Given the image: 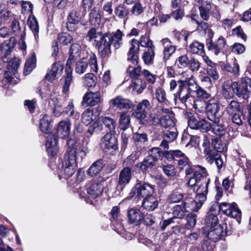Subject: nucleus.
Segmentation results:
<instances>
[{
	"mask_svg": "<svg viewBox=\"0 0 251 251\" xmlns=\"http://www.w3.org/2000/svg\"><path fill=\"white\" fill-rule=\"evenodd\" d=\"M124 34L120 29H117L115 32L110 34L111 44L116 49H119L122 44V38Z\"/></svg>",
	"mask_w": 251,
	"mask_h": 251,
	"instance_id": "obj_34",
	"label": "nucleus"
},
{
	"mask_svg": "<svg viewBox=\"0 0 251 251\" xmlns=\"http://www.w3.org/2000/svg\"><path fill=\"white\" fill-rule=\"evenodd\" d=\"M97 80V77L93 73H88L83 78V83L88 87H92L95 86Z\"/></svg>",
	"mask_w": 251,
	"mask_h": 251,
	"instance_id": "obj_51",
	"label": "nucleus"
},
{
	"mask_svg": "<svg viewBox=\"0 0 251 251\" xmlns=\"http://www.w3.org/2000/svg\"><path fill=\"white\" fill-rule=\"evenodd\" d=\"M71 122L68 119L61 121L58 124L56 134L58 137L62 139H68L71 131Z\"/></svg>",
	"mask_w": 251,
	"mask_h": 251,
	"instance_id": "obj_16",
	"label": "nucleus"
},
{
	"mask_svg": "<svg viewBox=\"0 0 251 251\" xmlns=\"http://www.w3.org/2000/svg\"><path fill=\"white\" fill-rule=\"evenodd\" d=\"M196 194V201H194L193 200V202H190V204L193 207L192 209L193 211L196 212L198 211L200 209L204 202L206 200L207 195L205 193Z\"/></svg>",
	"mask_w": 251,
	"mask_h": 251,
	"instance_id": "obj_30",
	"label": "nucleus"
},
{
	"mask_svg": "<svg viewBox=\"0 0 251 251\" xmlns=\"http://www.w3.org/2000/svg\"><path fill=\"white\" fill-rule=\"evenodd\" d=\"M226 110L228 114L232 115L236 112H241V109L239 103L236 100H232L226 106Z\"/></svg>",
	"mask_w": 251,
	"mask_h": 251,
	"instance_id": "obj_53",
	"label": "nucleus"
},
{
	"mask_svg": "<svg viewBox=\"0 0 251 251\" xmlns=\"http://www.w3.org/2000/svg\"><path fill=\"white\" fill-rule=\"evenodd\" d=\"M154 48H149L146 49L144 51L142 58L145 64L150 65L153 64L155 55Z\"/></svg>",
	"mask_w": 251,
	"mask_h": 251,
	"instance_id": "obj_37",
	"label": "nucleus"
},
{
	"mask_svg": "<svg viewBox=\"0 0 251 251\" xmlns=\"http://www.w3.org/2000/svg\"><path fill=\"white\" fill-rule=\"evenodd\" d=\"M204 109L209 120H216L217 118L220 117V105L217 98L213 97L205 102Z\"/></svg>",
	"mask_w": 251,
	"mask_h": 251,
	"instance_id": "obj_10",
	"label": "nucleus"
},
{
	"mask_svg": "<svg viewBox=\"0 0 251 251\" xmlns=\"http://www.w3.org/2000/svg\"><path fill=\"white\" fill-rule=\"evenodd\" d=\"M50 117L47 115H44L41 119L39 127L42 132L46 134L50 133Z\"/></svg>",
	"mask_w": 251,
	"mask_h": 251,
	"instance_id": "obj_46",
	"label": "nucleus"
},
{
	"mask_svg": "<svg viewBox=\"0 0 251 251\" xmlns=\"http://www.w3.org/2000/svg\"><path fill=\"white\" fill-rule=\"evenodd\" d=\"M90 22L92 25L98 26L101 23V16L99 10L94 8L90 13Z\"/></svg>",
	"mask_w": 251,
	"mask_h": 251,
	"instance_id": "obj_45",
	"label": "nucleus"
},
{
	"mask_svg": "<svg viewBox=\"0 0 251 251\" xmlns=\"http://www.w3.org/2000/svg\"><path fill=\"white\" fill-rule=\"evenodd\" d=\"M132 64H129L127 69V73L129 75L130 77L135 79L138 78V77L142 74L143 71L141 70V67L140 66L137 65V63L133 64V63L130 61ZM138 63V62H137Z\"/></svg>",
	"mask_w": 251,
	"mask_h": 251,
	"instance_id": "obj_33",
	"label": "nucleus"
},
{
	"mask_svg": "<svg viewBox=\"0 0 251 251\" xmlns=\"http://www.w3.org/2000/svg\"><path fill=\"white\" fill-rule=\"evenodd\" d=\"M191 202H193V199H187L184 200L181 204L174 205L172 208L173 218L182 219L187 212L190 210L193 211V207L190 206Z\"/></svg>",
	"mask_w": 251,
	"mask_h": 251,
	"instance_id": "obj_13",
	"label": "nucleus"
},
{
	"mask_svg": "<svg viewBox=\"0 0 251 251\" xmlns=\"http://www.w3.org/2000/svg\"><path fill=\"white\" fill-rule=\"evenodd\" d=\"M155 186L148 182L138 181L129 194L128 198L136 196L138 198H145L153 195Z\"/></svg>",
	"mask_w": 251,
	"mask_h": 251,
	"instance_id": "obj_6",
	"label": "nucleus"
},
{
	"mask_svg": "<svg viewBox=\"0 0 251 251\" xmlns=\"http://www.w3.org/2000/svg\"><path fill=\"white\" fill-rule=\"evenodd\" d=\"M211 146L217 152H222L226 149V144L218 138H214L212 139Z\"/></svg>",
	"mask_w": 251,
	"mask_h": 251,
	"instance_id": "obj_48",
	"label": "nucleus"
},
{
	"mask_svg": "<svg viewBox=\"0 0 251 251\" xmlns=\"http://www.w3.org/2000/svg\"><path fill=\"white\" fill-rule=\"evenodd\" d=\"M146 28V32L144 35H142L140 41L136 39H132L130 41V47L127 53V59L130 60L133 64L137 62L138 59V52L139 50V46L145 47L147 49L149 48H155L152 44V41L150 39V35L151 30L146 25H144Z\"/></svg>",
	"mask_w": 251,
	"mask_h": 251,
	"instance_id": "obj_4",
	"label": "nucleus"
},
{
	"mask_svg": "<svg viewBox=\"0 0 251 251\" xmlns=\"http://www.w3.org/2000/svg\"><path fill=\"white\" fill-rule=\"evenodd\" d=\"M226 45V40L222 36H220L215 42L212 41L209 42L206 45L208 50L214 53L216 55L223 50Z\"/></svg>",
	"mask_w": 251,
	"mask_h": 251,
	"instance_id": "obj_19",
	"label": "nucleus"
},
{
	"mask_svg": "<svg viewBox=\"0 0 251 251\" xmlns=\"http://www.w3.org/2000/svg\"><path fill=\"white\" fill-rule=\"evenodd\" d=\"M103 186L99 183L89 182L86 186V190L91 198L95 199L101 194Z\"/></svg>",
	"mask_w": 251,
	"mask_h": 251,
	"instance_id": "obj_24",
	"label": "nucleus"
},
{
	"mask_svg": "<svg viewBox=\"0 0 251 251\" xmlns=\"http://www.w3.org/2000/svg\"><path fill=\"white\" fill-rule=\"evenodd\" d=\"M184 81L185 82V86H187V89L191 92H195L196 89L199 87L193 75H191L188 79Z\"/></svg>",
	"mask_w": 251,
	"mask_h": 251,
	"instance_id": "obj_57",
	"label": "nucleus"
},
{
	"mask_svg": "<svg viewBox=\"0 0 251 251\" xmlns=\"http://www.w3.org/2000/svg\"><path fill=\"white\" fill-rule=\"evenodd\" d=\"M190 103L191 105L186 107L190 109L194 108L199 112H202L205 109V102L196 99L194 97L191 98Z\"/></svg>",
	"mask_w": 251,
	"mask_h": 251,
	"instance_id": "obj_54",
	"label": "nucleus"
},
{
	"mask_svg": "<svg viewBox=\"0 0 251 251\" xmlns=\"http://www.w3.org/2000/svg\"><path fill=\"white\" fill-rule=\"evenodd\" d=\"M220 211L227 216L236 219L239 224L240 223L242 212L236 203L224 202L219 204L215 202L211 206L207 214L216 215L217 216Z\"/></svg>",
	"mask_w": 251,
	"mask_h": 251,
	"instance_id": "obj_3",
	"label": "nucleus"
},
{
	"mask_svg": "<svg viewBox=\"0 0 251 251\" xmlns=\"http://www.w3.org/2000/svg\"><path fill=\"white\" fill-rule=\"evenodd\" d=\"M159 148H153L149 151L148 155L140 163V169L143 173L149 172L154 166L158 160L160 159Z\"/></svg>",
	"mask_w": 251,
	"mask_h": 251,
	"instance_id": "obj_7",
	"label": "nucleus"
},
{
	"mask_svg": "<svg viewBox=\"0 0 251 251\" xmlns=\"http://www.w3.org/2000/svg\"><path fill=\"white\" fill-rule=\"evenodd\" d=\"M161 126L164 128H173L175 126V121L172 116L165 115L162 116L159 120Z\"/></svg>",
	"mask_w": 251,
	"mask_h": 251,
	"instance_id": "obj_43",
	"label": "nucleus"
},
{
	"mask_svg": "<svg viewBox=\"0 0 251 251\" xmlns=\"http://www.w3.org/2000/svg\"><path fill=\"white\" fill-rule=\"evenodd\" d=\"M89 65L91 72H97L98 66L97 57L95 54L88 53L86 56L79 59L76 63L75 72L79 75L85 73Z\"/></svg>",
	"mask_w": 251,
	"mask_h": 251,
	"instance_id": "obj_5",
	"label": "nucleus"
},
{
	"mask_svg": "<svg viewBox=\"0 0 251 251\" xmlns=\"http://www.w3.org/2000/svg\"><path fill=\"white\" fill-rule=\"evenodd\" d=\"M68 67L66 66V68L65 70V72L66 73V76L65 79L64 83L63 86L62 91L63 93L66 94L68 92L69 90V87L72 83L73 80L72 77V72L70 69L67 68Z\"/></svg>",
	"mask_w": 251,
	"mask_h": 251,
	"instance_id": "obj_49",
	"label": "nucleus"
},
{
	"mask_svg": "<svg viewBox=\"0 0 251 251\" xmlns=\"http://www.w3.org/2000/svg\"><path fill=\"white\" fill-rule=\"evenodd\" d=\"M130 123L129 114L127 112L121 113L119 119V127L121 129L126 130L129 127Z\"/></svg>",
	"mask_w": 251,
	"mask_h": 251,
	"instance_id": "obj_38",
	"label": "nucleus"
},
{
	"mask_svg": "<svg viewBox=\"0 0 251 251\" xmlns=\"http://www.w3.org/2000/svg\"><path fill=\"white\" fill-rule=\"evenodd\" d=\"M114 12L118 17L124 20V24H125L129 14L128 8L124 4H120L116 7Z\"/></svg>",
	"mask_w": 251,
	"mask_h": 251,
	"instance_id": "obj_29",
	"label": "nucleus"
},
{
	"mask_svg": "<svg viewBox=\"0 0 251 251\" xmlns=\"http://www.w3.org/2000/svg\"><path fill=\"white\" fill-rule=\"evenodd\" d=\"M105 163L103 159H100L95 161L89 168L88 173L91 176L99 174L104 167Z\"/></svg>",
	"mask_w": 251,
	"mask_h": 251,
	"instance_id": "obj_32",
	"label": "nucleus"
},
{
	"mask_svg": "<svg viewBox=\"0 0 251 251\" xmlns=\"http://www.w3.org/2000/svg\"><path fill=\"white\" fill-rule=\"evenodd\" d=\"M161 43L164 48L163 60L166 62L169 59L171 55L175 52L176 47L172 44L171 41L168 38L163 39L161 40Z\"/></svg>",
	"mask_w": 251,
	"mask_h": 251,
	"instance_id": "obj_23",
	"label": "nucleus"
},
{
	"mask_svg": "<svg viewBox=\"0 0 251 251\" xmlns=\"http://www.w3.org/2000/svg\"><path fill=\"white\" fill-rule=\"evenodd\" d=\"M225 70L233 74L234 75H238L239 73V66L235 60H234L231 63H227L225 67Z\"/></svg>",
	"mask_w": 251,
	"mask_h": 251,
	"instance_id": "obj_55",
	"label": "nucleus"
},
{
	"mask_svg": "<svg viewBox=\"0 0 251 251\" xmlns=\"http://www.w3.org/2000/svg\"><path fill=\"white\" fill-rule=\"evenodd\" d=\"M12 12L3 5H0V18L7 20L12 17Z\"/></svg>",
	"mask_w": 251,
	"mask_h": 251,
	"instance_id": "obj_61",
	"label": "nucleus"
},
{
	"mask_svg": "<svg viewBox=\"0 0 251 251\" xmlns=\"http://www.w3.org/2000/svg\"><path fill=\"white\" fill-rule=\"evenodd\" d=\"M80 21V17L78 13L75 10L72 11L68 16V23L67 27L69 31H72L74 29L69 27L70 24L76 25Z\"/></svg>",
	"mask_w": 251,
	"mask_h": 251,
	"instance_id": "obj_41",
	"label": "nucleus"
},
{
	"mask_svg": "<svg viewBox=\"0 0 251 251\" xmlns=\"http://www.w3.org/2000/svg\"><path fill=\"white\" fill-rule=\"evenodd\" d=\"M101 100V98L100 92H89L84 96L82 104L93 106L99 104Z\"/></svg>",
	"mask_w": 251,
	"mask_h": 251,
	"instance_id": "obj_18",
	"label": "nucleus"
},
{
	"mask_svg": "<svg viewBox=\"0 0 251 251\" xmlns=\"http://www.w3.org/2000/svg\"><path fill=\"white\" fill-rule=\"evenodd\" d=\"M201 173L197 171L194 173L192 176L190 177L188 181L187 184L188 186L193 187L196 184L198 185H199V184L202 181V178L205 177L203 176V175H204L206 173L205 169L201 168Z\"/></svg>",
	"mask_w": 251,
	"mask_h": 251,
	"instance_id": "obj_28",
	"label": "nucleus"
},
{
	"mask_svg": "<svg viewBox=\"0 0 251 251\" xmlns=\"http://www.w3.org/2000/svg\"><path fill=\"white\" fill-rule=\"evenodd\" d=\"M69 57L67 61L66 66L70 68L72 61L76 60L80 56L81 47L78 43L73 44L69 49Z\"/></svg>",
	"mask_w": 251,
	"mask_h": 251,
	"instance_id": "obj_22",
	"label": "nucleus"
},
{
	"mask_svg": "<svg viewBox=\"0 0 251 251\" xmlns=\"http://www.w3.org/2000/svg\"><path fill=\"white\" fill-rule=\"evenodd\" d=\"M178 89L177 92L174 94V100L176 101L178 99L180 101L184 103L186 107L191 105L190 101L191 98L193 97L190 95L191 92L187 89V86H185L184 80H178Z\"/></svg>",
	"mask_w": 251,
	"mask_h": 251,
	"instance_id": "obj_11",
	"label": "nucleus"
},
{
	"mask_svg": "<svg viewBox=\"0 0 251 251\" xmlns=\"http://www.w3.org/2000/svg\"><path fill=\"white\" fill-rule=\"evenodd\" d=\"M48 153L52 156H54L58 151L57 139L55 135L52 134H49L46 137L45 144Z\"/></svg>",
	"mask_w": 251,
	"mask_h": 251,
	"instance_id": "obj_20",
	"label": "nucleus"
},
{
	"mask_svg": "<svg viewBox=\"0 0 251 251\" xmlns=\"http://www.w3.org/2000/svg\"><path fill=\"white\" fill-rule=\"evenodd\" d=\"M151 105L150 101L147 100H144L141 102L139 103L137 106V110L144 111L147 113L151 108Z\"/></svg>",
	"mask_w": 251,
	"mask_h": 251,
	"instance_id": "obj_64",
	"label": "nucleus"
},
{
	"mask_svg": "<svg viewBox=\"0 0 251 251\" xmlns=\"http://www.w3.org/2000/svg\"><path fill=\"white\" fill-rule=\"evenodd\" d=\"M64 112L69 116H74L75 119H78L79 117L78 113L75 112L74 106L72 101L70 102L68 105L65 108Z\"/></svg>",
	"mask_w": 251,
	"mask_h": 251,
	"instance_id": "obj_63",
	"label": "nucleus"
},
{
	"mask_svg": "<svg viewBox=\"0 0 251 251\" xmlns=\"http://www.w3.org/2000/svg\"><path fill=\"white\" fill-rule=\"evenodd\" d=\"M158 205V200L153 195L144 198L142 201L143 207L149 211L154 210Z\"/></svg>",
	"mask_w": 251,
	"mask_h": 251,
	"instance_id": "obj_27",
	"label": "nucleus"
},
{
	"mask_svg": "<svg viewBox=\"0 0 251 251\" xmlns=\"http://www.w3.org/2000/svg\"><path fill=\"white\" fill-rule=\"evenodd\" d=\"M130 87L132 89V91L137 94H141L146 88L147 83L142 79L136 78L133 79Z\"/></svg>",
	"mask_w": 251,
	"mask_h": 251,
	"instance_id": "obj_31",
	"label": "nucleus"
},
{
	"mask_svg": "<svg viewBox=\"0 0 251 251\" xmlns=\"http://www.w3.org/2000/svg\"><path fill=\"white\" fill-rule=\"evenodd\" d=\"M219 118L210 120L213 122L211 124L205 119L198 121L195 117H191L188 121V126L192 129H200L204 132L211 130L214 134L221 137L226 134V127L223 123H220Z\"/></svg>",
	"mask_w": 251,
	"mask_h": 251,
	"instance_id": "obj_2",
	"label": "nucleus"
},
{
	"mask_svg": "<svg viewBox=\"0 0 251 251\" xmlns=\"http://www.w3.org/2000/svg\"><path fill=\"white\" fill-rule=\"evenodd\" d=\"M142 74L148 83L153 84L155 82L157 78V75L151 73L147 70H143Z\"/></svg>",
	"mask_w": 251,
	"mask_h": 251,
	"instance_id": "obj_60",
	"label": "nucleus"
},
{
	"mask_svg": "<svg viewBox=\"0 0 251 251\" xmlns=\"http://www.w3.org/2000/svg\"><path fill=\"white\" fill-rule=\"evenodd\" d=\"M68 148L65 154L61 167L59 168L58 176L61 179L71 177L75 172L77 162L82 161L88 152L87 147L72 139L67 140Z\"/></svg>",
	"mask_w": 251,
	"mask_h": 251,
	"instance_id": "obj_1",
	"label": "nucleus"
},
{
	"mask_svg": "<svg viewBox=\"0 0 251 251\" xmlns=\"http://www.w3.org/2000/svg\"><path fill=\"white\" fill-rule=\"evenodd\" d=\"M233 89L237 97L248 100L251 95V79L245 77L241 79L240 83L233 82Z\"/></svg>",
	"mask_w": 251,
	"mask_h": 251,
	"instance_id": "obj_8",
	"label": "nucleus"
},
{
	"mask_svg": "<svg viewBox=\"0 0 251 251\" xmlns=\"http://www.w3.org/2000/svg\"><path fill=\"white\" fill-rule=\"evenodd\" d=\"M222 94L226 99H231L234 96L235 90L233 89V82L226 81L222 85Z\"/></svg>",
	"mask_w": 251,
	"mask_h": 251,
	"instance_id": "obj_25",
	"label": "nucleus"
},
{
	"mask_svg": "<svg viewBox=\"0 0 251 251\" xmlns=\"http://www.w3.org/2000/svg\"><path fill=\"white\" fill-rule=\"evenodd\" d=\"M102 122L105 126L111 132L114 131L116 126V123L113 119L108 117H104L102 118Z\"/></svg>",
	"mask_w": 251,
	"mask_h": 251,
	"instance_id": "obj_59",
	"label": "nucleus"
},
{
	"mask_svg": "<svg viewBox=\"0 0 251 251\" xmlns=\"http://www.w3.org/2000/svg\"><path fill=\"white\" fill-rule=\"evenodd\" d=\"M204 45L198 41H194L189 46V51L193 54L202 55L204 52Z\"/></svg>",
	"mask_w": 251,
	"mask_h": 251,
	"instance_id": "obj_42",
	"label": "nucleus"
},
{
	"mask_svg": "<svg viewBox=\"0 0 251 251\" xmlns=\"http://www.w3.org/2000/svg\"><path fill=\"white\" fill-rule=\"evenodd\" d=\"M197 216L195 214L189 213L186 216V227L188 229L194 227L196 224Z\"/></svg>",
	"mask_w": 251,
	"mask_h": 251,
	"instance_id": "obj_62",
	"label": "nucleus"
},
{
	"mask_svg": "<svg viewBox=\"0 0 251 251\" xmlns=\"http://www.w3.org/2000/svg\"><path fill=\"white\" fill-rule=\"evenodd\" d=\"M109 104L110 107H116L119 110L129 109L132 107V103L129 100L124 99L120 96L111 99L109 101Z\"/></svg>",
	"mask_w": 251,
	"mask_h": 251,
	"instance_id": "obj_17",
	"label": "nucleus"
},
{
	"mask_svg": "<svg viewBox=\"0 0 251 251\" xmlns=\"http://www.w3.org/2000/svg\"><path fill=\"white\" fill-rule=\"evenodd\" d=\"M110 33L106 32L101 34L99 39H95L100 55L104 58L111 53V43Z\"/></svg>",
	"mask_w": 251,
	"mask_h": 251,
	"instance_id": "obj_9",
	"label": "nucleus"
},
{
	"mask_svg": "<svg viewBox=\"0 0 251 251\" xmlns=\"http://www.w3.org/2000/svg\"><path fill=\"white\" fill-rule=\"evenodd\" d=\"M219 225L218 218L216 215H207L205 219V225L203 227V231H207L211 229L212 226Z\"/></svg>",
	"mask_w": 251,
	"mask_h": 251,
	"instance_id": "obj_36",
	"label": "nucleus"
},
{
	"mask_svg": "<svg viewBox=\"0 0 251 251\" xmlns=\"http://www.w3.org/2000/svg\"><path fill=\"white\" fill-rule=\"evenodd\" d=\"M132 169L129 167L123 168L120 172L118 180L117 188L123 190L128 184L132 178Z\"/></svg>",
	"mask_w": 251,
	"mask_h": 251,
	"instance_id": "obj_15",
	"label": "nucleus"
},
{
	"mask_svg": "<svg viewBox=\"0 0 251 251\" xmlns=\"http://www.w3.org/2000/svg\"><path fill=\"white\" fill-rule=\"evenodd\" d=\"M132 139L134 144L137 146L142 147L145 143L148 142V139L146 133H134Z\"/></svg>",
	"mask_w": 251,
	"mask_h": 251,
	"instance_id": "obj_47",
	"label": "nucleus"
},
{
	"mask_svg": "<svg viewBox=\"0 0 251 251\" xmlns=\"http://www.w3.org/2000/svg\"><path fill=\"white\" fill-rule=\"evenodd\" d=\"M226 228V224H219L212 226L210 230L203 231V233L206 235L208 238H209L213 242H216L220 239L222 236L226 235L227 232L225 229Z\"/></svg>",
	"mask_w": 251,
	"mask_h": 251,
	"instance_id": "obj_14",
	"label": "nucleus"
},
{
	"mask_svg": "<svg viewBox=\"0 0 251 251\" xmlns=\"http://www.w3.org/2000/svg\"><path fill=\"white\" fill-rule=\"evenodd\" d=\"M129 221L130 223L138 225L143 219V214L139 210L132 208L128 212Z\"/></svg>",
	"mask_w": 251,
	"mask_h": 251,
	"instance_id": "obj_26",
	"label": "nucleus"
},
{
	"mask_svg": "<svg viewBox=\"0 0 251 251\" xmlns=\"http://www.w3.org/2000/svg\"><path fill=\"white\" fill-rule=\"evenodd\" d=\"M95 118L93 109L87 108L82 113L81 120L82 123L88 126L95 120Z\"/></svg>",
	"mask_w": 251,
	"mask_h": 251,
	"instance_id": "obj_35",
	"label": "nucleus"
},
{
	"mask_svg": "<svg viewBox=\"0 0 251 251\" xmlns=\"http://www.w3.org/2000/svg\"><path fill=\"white\" fill-rule=\"evenodd\" d=\"M183 198V194L178 190H174L168 196L167 201L169 203L178 202Z\"/></svg>",
	"mask_w": 251,
	"mask_h": 251,
	"instance_id": "obj_52",
	"label": "nucleus"
},
{
	"mask_svg": "<svg viewBox=\"0 0 251 251\" xmlns=\"http://www.w3.org/2000/svg\"><path fill=\"white\" fill-rule=\"evenodd\" d=\"M209 179H207L206 177L202 178V181L199 184L198 187L196 191V193H208V185Z\"/></svg>",
	"mask_w": 251,
	"mask_h": 251,
	"instance_id": "obj_58",
	"label": "nucleus"
},
{
	"mask_svg": "<svg viewBox=\"0 0 251 251\" xmlns=\"http://www.w3.org/2000/svg\"><path fill=\"white\" fill-rule=\"evenodd\" d=\"M100 145L105 152L112 153L118 149V141L114 134L106 133L101 139Z\"/></svg>",
	"mask_w": 251,
	"mask_h": 251,
	"instance_id": "obj_12",
	"label": "nucleus"
},
{
	"mask_svg": "<svg viewBox=\"0 0 251 251\" xmlns=\"http://www.w3.org/2000/svg\"><path fill=\"white\" fill-rule=\"evenodd\" d=\"M27 24L34 34L35 40L37 41L39 37V25L37 19L34 16H29L27 20Z\"/></svg>",
	"mask_w": 251,
	"mask_h": 251,
	"instance_id": "obj_40",
	"label": "nucleus"
},
{
	"mask_svg": "<svg viewBox=\"0 0 251 251\" xmlns=\"http://www.w3.org/2000/svg\"><path fill=\"white\" fill-rule=\"evenodd\" d=\"M58 40L60 44L67 45L73 41V37L68 33L62 32L58 36Z\"/></svg>",
	"mask_w": 251,
	"mask_h": 251,
	"instance_id": "obj_56",
	"label": "nucleus"
},
{
	"mask_svg": "<svg viewBox=\"0 0 251 251\" xmlns=\"http://www.w3.org/2000/svg\"><path fill=\"white\" fill-rule=\"evenodd\" d=\"M146 9V6L143 5L139 1L135 2L132 7L130 12L135 16H139L142 15Z\"/></svg>",
	"mask_w": 251,
	"mask_h": 251,
	"instance_id": "obj_50",
	"label": "nucleus"
},
{
	"mask_svg": "<svg viewBox=\"0 0 251 251\" xmlns=\"http://www.w3.org/2000/svg\"><path fill=\"white\" fill-rule=\"evenodd\" d=\"M211 6L210 3H202V5L199 6V9L200 15L202 19L204 21H208L210 17V10Z\"/></svg>",
	"mask_w": 251,
	"mask_h": 251,
	"instance_id": "obj_44",
	"label": "nucleus"
},
{
	"mask_svg": "<svg viewBox=\"0 0 251 251\" xmlns=\"http://www.w3.org/2000/svg\"><path fill=\"white\" fill-rule=\"evenodd\" d=\"M36 64V56L34 52H33L30 57L26 61L24 74L25 75H28L35 67Z\"/></svg>",
	"mask_w": 251,
	"mask_h": 251,
	"instance_id": "obj_39",
	"label": "nucleus"
},
{
	"mask_svg": "<svg viewBox=\"0 0 251 251\" xmlns=\"http://www.w3.org/2000/svg\"><path fill=\"white\" fill-rule=\"evenodd\" d=\"M63 70V66L60 62L54 63L51 67L50 70L47 74L46 78L49 81L52 82L59 77Z\"/></svg>",
	"mask_w": 251,
	"mask_h": 251,
	"instance_id": "obj_21",
	"label": "nucleus"
}]
</instances>
